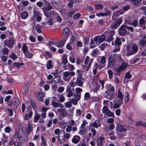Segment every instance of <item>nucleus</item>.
Instances as JSON below:
<instances>
[{
  "instance_id": "1",
  "label": "nucleus",
  "mask_w": 146,
  "mask_h": 146,
  "mask_svg": "<svg viewBox=\"0 0 146 146\" xmlns=\"http://www.w3.org/2000/svg\"><path fill=\"white\" fill-rule=\"evenodd\" d=\"M127 52L126 55L129 56L136 53L138 50L137 46L135 44H130L127 46Z\"/></svg>"
},
{
  "instance_id": "2",
  "label": "nucleus",
  "mask_w": 146,
  "mask_h": 146,
  "mask_svg": "<svg viewBox=\"0 0 146 146\" xmlns=\"http://www.w3.org/2000/svg\"><path fill=\"white\" fill-rule=\"evenodd\" d=\"M117 55V54L113 53L109 57L107 68H111L115 65V61Z\"/></svg>"
},
{
  "instance_id": "3",
  "label": "nucleus",
  "mask_w": 146,
  "mask_h": 146,
  "mask_svg": "<svg viewBox=\"0 0 146 146\" xmlns=\"http://www.w3.org/2000/svg\"><path fill=\"white\" fill-rule=\"evenodd\" d=\"M63 79L65 81H67L70 80L72 76L75 75V73L74 71H68L63 72Z\"/></svg>"
},
{
  "instance_id": "4",
  "label": "nucleus",
  "mask_w": 146,
  "mask_h": 146,
  "mask_svg": "<svg viewBox=\"0 0 146 146\" xmlns=\"http://www.w3.org/2000/svg\"><path fill=\"white\" fill-rule=\"evenodd\" d=\"M4 43L5 46H7L9 48H12L15 44V42L14 38H11L8 40H5Z\"/></svg>"
},
{
  "instance_id": "5",
  "label": "nucleus",
  "mask_w": 146,
  "mask_h": 146,
  "mask_svg": "<svg viewBox=\"0 0 146 146\" xmlns=\"http://www.w3.org/2000/svg\"><path fill=\"white\" fill-rule=\"evenodd\" d=\"M119 33L121 36H124L128 34L126 29V25H123L118 29Z\"/></svg>"
},
{
  "instance_id": "6",
  "label": "nucleus",
  "mask_w": 146,
  "mask_h": 146,
  "mask_svg": "<svg viewBox=\"0 0 146 146\" xmlns=\"http://www.w3.org/2000/svg\"><path fill=\"white\" fill-rule=\"evenodd\" d=\"M122 21L121 17L118 19L116 21L113 23L110 27L111 29H116L119 26Z\"/></svg>"
},
{
  "instance_id": "7",
  "label": "nucleus",
  "mask_w": 146,
  "mask_h": 146,
  "mask_svg": "<svg viewBox=\"0 0 146 146\" xmlns=\"http://www.w3.org/2000/svg\"><path fill=\"white\" fill-rule=\"evenodd\" d=\"M27 109L29 113L26 114L24 118L25 119L28 120L32 117L33 115V112L31 109L30 107H27Z\"/></svg>"
},
{
  "instance_id": "8",
  "label": "nucleus",
  "mask_w": 146,
  "mask_h": 146,
  "mask_svg": "<svg viewBox=\"0 0 146 146\" xmlns=\"http://www.w3.org/2000/svg\"><path fill=\"white\" fill-rule=\"evenodd\" d=\"M58 112L60 113V116L64 117L67 114V112L65 109H58L57 110Z\"/></svg>"
},
{
  "instance_id": "9",
  "label": "nucleus",
  "mask_w": 146,
  "mask_h": 146,
  "mask_svg": "<svg viewBox=\"0 0 146 146\" xmlns=\"http://www.w3.org/2000/svg\"><path fill=\"white\" fill-rule=\"evenodd\" d=\"M98 40H99L98 36H97L95 37L94 38L93 40H92V39H91V42L90 43V48H94L95 46H91V45L93 44H97L98 42Z\"/></svg>"
},
{
  "instance_id": "10",
  "label": "nucleus",
  "mask_w": 146,
  "mask_h": 146,
  "mask_svg": "<svg viewBox=\"0 0 146 146\" xmlns=\"http://www.w3.org/2000/svg\"><path fill=\"white\" fill-rule=\"evenodd\" d=\"M115 33V31L114 30H109L106 31L104 34L106 36H113Z\"/></svg>"
},
{
  "instance_id": "11",
  "label": "nucleus",
  "mask_w": 146,
  "mask_h": 146,
  "mask_svg": "<svg viewBox=\"0 0 146 146\" xmlns=\"http://www.w3.org/2000/svg\"><path fill=\"white\" fill-rule=\"evenodd\" d=\"M145 21L146 20H145L143 18H142L139 21V25L142 28L143 30L145 29Z\"/></svg>"
},
{
  "instance_id": "12",
  "label": "nucleus",
  "mask_w": 146,
  "mask_h": 146,
  "mask_svg": "<svg viewBox=\"0 0 146 146\" xmlns=\"http://www.w3.org/2000/svg\"><path fill=\"white\" fill-rule=\"evenodd\" d=\"M66 40V39H65L59 42H56L54 43V45L58 47H61L64 45Z\"/></svg>"
},
{
  "instance_id": "13",
  "label": "nucleus",
  "mask_w": 146,
  "mask_h": 146,
  "mask_svg": "<svg viewBox=\"0 0 146 146\" xmlns=\"http://www.w3.org/2000/svg\"><path fill=\"white\" fill-rule=\"evenodd\" d=\"M116 130L118 131H125L127 129L120 124H117L116 127Z\"/></svg>"
},
{
  "instance_id": "14",
  "label": "nucleus",
  "mask_w": 146,
  "mask_h": 146,
  "mask_svg": "<svg viewBox=\"0 0 146 146\" xmlns=\"http://www.w3.org/2000/svg\"><path fill=\"white\" fill-rule=\"evenodd\" d=\"M52 106L56 108L59 107L60 108H62L64 107L63 105L61 103L57 102L55 101H53L52 102Z\"/></svg>"
},
{
  "instance_id": "15",
  "label": "nucleus",
  "mask_w": 146,
  "mask_h": 146,
  "mask_svg": "<svg viewBox=\"0 0 146 146\" xmlns=\"http://www.w3.org/2000/svg\"><path fill=\"white\" fill-rule=\"evenodd\" d=\"M80 139V138L79 136L75 135L72 139V141L74 143H77L79 141Z\"/></svg>"
},
{
  "instance_id": "16",
  "label": "nucleus",
  "mask_w": 146,
  "mask_h": 146,
  "mask_svg": "<svg viewBox=\"0 0 146 146\" xmlns=\"http://www.w3.org/2000/svg\"><path fill=\"white\" fill-rule=\"evenodd\" d=\"M76 85L79 86L80 87H82L83 84V82L81 80V79L79 78H77V80H76Z\"/></svg>"
},
{
  "instance_id": "17",
  "label": "nucleus",
  "mask_w": 146,
  "mask_h": 146,
  "mask_svg": "<svg viewBox=\"0 0 146 146\" xmlns=\"http://www.w3.org/2000/svg\"><path fill=\"white\" fill-rule=\"evenodd\" d=\"M126 64L125 63H123L118 68L117 71L118 72H120L121 70H124L126 67Z\"/></svg>"
},
{
  "instance_id": "18",
  "label": "nucleus",
  "mask_w": 146,
  "mask_h": 146,
  "mask_svg": "<svg viewBox=\"0 0 146 146\" xmlns=\"http://www.w3.org/2000/svg\"><path fill=\"white\" fill-rule=\"evenodd\" d=\"M107 12L108 13H98L96 14V15L98 17H101L103 16H107L108 14H110L111 13V12L109 11H107Z\"/></svg>"
},
{
  "instance_id": "19",
  "label": "nucleus",
  "mask_w": 146,
  "mask_h": 146,
  "mask_svg": "<svg viewBox=\"0 0 146 146\" xmlns=\"http://www.w3.org/2000/svg\"><path fill=\"white\" fill-rule=\"evenodd\" d=\"M44 93L41 92H39L37 95V98L38 100L42 101V99L44 95Z\"/></svg>"
},
{
  "instance_id": "20",
  "label": "nucleus",
  "mask_w": 146,
  "mask_h": 146,
  "mask_svg": "<svg viewBox=\"0 0 146 146\" xmlns=\"http://www.w3.org/2000/svg\"><path fill=\"white\" fill-rule=\"evenodd\" d=\"M52 62L51 60H50L48 61L46 64V66L47 69H51L52 67Z\"/></svg>"
},
{
  "instance_id": "21",
  "label": "nucleus",
  "mask_w": 146,
  "mask_h": 146,
  "mask_svg": "<svg viewBox=\"0 0 146 146\" xmlns=\"http://www.w3.org/2000/svg\"><path fill=\"white\" fill-rule=\"evenodd\" d=\"M24 54L26 58H32L33 55V53H31L29 51H28Z\"/></svg>"
},
{
  "instance_id": "22",
  "label": "nucleus",
  "mask_w": 146,
  "mask_h": 146,
  "mask_svg": "<svg viewBox=\"0 0 146 146\" xmlns=\"http://www.w3.org/2000/svg\"><path fill=\"white\" fill-rule=\"evenodd\" d=\"M68 62L67 55L65 54H63L62 63L63 64H65L68 63Z\"/></svg>"
},
{
  "instance_id": "23",
  "label": "nucleus",
  "mask_w": 146,
  "mask_h": 146,
  "mask_svg": "<svg viewBox=\"0 0 146 146\" xmlns=\"http://www.w3.org/2000/svg\"><path fill=\"white\" fill-rule=\"evenodd\" d=\"M106 36L104 34L101 35L100 37L99 36L98 41L100 43L105 40Z\"/></svg>"
},
{
  "instance_id": "24",
  "label": "nucleus",
  "mask_w": 146,
  "mask_h": 146,
  "mask_svg": "<svg viewBox=\"0 0 146 146\" xmlns=\"http://www.w3.org/2000/svg\"><path fill=\"white\" fill-rule=\"evenodd\" d=\"M73 42V41L71 42H69L66 46V48L69 50H71L73 49L72 47Z\"/></svg>"
},
{
  "instance_id": "25",
  "label": "nucleus",
  "mask_w": 146,
  "mask_h": 146,
  "mask_svg": "<svg viewBox=\"0 0 146 146\" xmlns=\"http://www.w3.org/2000/svg\"><path fill=\"white\" fill-rule=\"evenodd\" d=\"M28 16V13L25 11L21 13V17L23 19H26Z\"/></svg>"
},
{
  "instance_id": "26",
  "label": "nucleus",
  "mask_w": 146,
  "mask_h": 146,
  "mask_svg": "<svg viewBox=\"0 0 146 146\" xmlns=\"http://www.w3.org/2000/svg\"><path fill=\"white\" fill-rule=\"evenodd\" d=\"M32 131V125L31 123L29 122L28 124V128L27 132L28 133H30Z\"/></svg>"
},
{
  "instance_id": "27",
  "label": "nucleus",
  "mask_w": 146,
  "mask_h": 146,
  "mask_svg": "<svg viewBox=\"0 0 146 146\" xmlns=\"http://www.w3.org/2000/svg\"><path fill=\"white\" fill-rule=\"evenodd\" d=\"M70 31V29L68 27H65L62 30V33L64 35H66Z\"/></svg>"
},
{
  "instance_id": "28",
  "label": "nucleus",
  "mask_w": 146,
  "mask_h": 146,
  "mask_svg": "<svg viewBox=\"0 0 146 146\" xmlns=\"http://www.w3.org/2000/svg\"><path fill=\"white\" fill-rule=\"evenodd\" d=\"M117 97L120 99L122 100L123 99V95L121 93L120 89H118V90Z\"/></svg>"
},
{
  "instance_id": "29",
  "label": "nucleus",
  "mask_w": 146,
  "mask_h": 146,
  "mask_svg": "<svg viewBox=\"0 0 146 146\" xmlns=\"http://www.w3.org/2000/svg\"><path fill=\"white\" fill-rule=\"evenodd\" d=\"M43 12L44 14L46 17L48 18H49L51 15L52 13L53 12V11H51L49 12H47V11H43Z\"/></svg>"
},
{
  "instance_id": "30",
  "label": "nucleus",
  "mask_w": 146,
  "mask_h": 146,
  "mask_svg": "<svg viewBox=\"0 0 146 146\" xmlns=\"http://www.w3.org/2000/svg\"><path fill=\"white\" fill-rule=\"evenodd\" d=\"M73 96L75 97V99L78 101L80 99L81 94H76L73 95Z\"/></svg>"
},
{
  "instance_id": "31",
  "label": "nucleus",
  "mask_w": 146,
  "mask_h": 146,
  "mask_svg": "<svg viewBox=\"0 0 146 146\" xmlns=\"http://www.w3.org/2000/svg\"><path fill=\"white\" fill-rule=\"evenodd\" d=\"M90 96L89 93L86 92L84 96V100H90Z\"/></svg>"
},
{
  "instance_id": "32",
  "label": "nucleus",
  "mask_w": 146,
  "mask_h": 146,
  "mask_svg": "<svg viewBox=\"0 0 146 146\" xmlns=\"http://www.w3.org/2000/svg\"><path fill=\"white\" fill-rule=\"evenodd\" d=\"M41 27L39 25L37 24L36 27V29L37 32L39 33H41L42 31L41 30Z\"/></svg>"
},
{
  "instance_id": "33",
  "label": "nucleus",
  "mask_w": 146,
  "mask_h": 146,
  "mask_svg": "<svg viewBox=\"0 0 146 146\" xmlns=\"http://www.w3.org/2000/svg\"><path fill=\"white\" fill-rule=\"evenodd\" d=\"M132 4L135 6H137L139 3V1L138 0H130Z\"/></svg>"
},
{
  "instance_id": "34",
  "label": "nucleus",
  "mask_w": 146,
  "mask_h": 146,
  "mask_svg": "<svg viewBox=\"0 0 146 146\" xmlns=\"http://www.w3.org/2000/svg\"><path fill=\"white\" fill-rule=\"evenodd\" d=\"M52 6L50 4H48L47 7H44L43 8V11H49L52 8Z\"/></svg>"
},
{
  "instance_id": "35",
  "label": "nucleus",
  "mask_w": 146,
  "mask_h": 146,
  "mask_svg": "<svg viewBox=\"0 0 146 146\" xmlns=\"http://www.w3.org/2000/svg\"><path fill=\"white\" fill-rule=\"evenodd\" d=\"M104 137H100L97 140V143L98 145H101L102 143V141L104 140Z\"/></svg>"
},
{
  "instance_id": "36",
  "label": "nucleus",
  "mask_w": 146,
  "mask_h": 146,
  "mask_svg": "<svg viewBox=\"0 0 146 146\" xmlns=\"http://www.w3.org/2000/svg\"><path fill=\"white\" fill-rule=\"evenodd\" d=\"M68 69L69 71H72L73 70L75 69V67H74V66L73 65L71 64H68Z\"/></svg>"
},
{
  "instance_id": "37",
  "label": "nucleus",
  "mask_w": 146,
  "mask_h": 146,
  "mask_svg": "<svg viewBox=\"0 0 146 146\" xmlns=\"http://www.w3.org/2000/svg\"><path fill=\"white\" fill-rule=\"evenodd\" d=\"M22 49L24 54L27 52L28 47L25 44H24L22 46Z\"/></svg>"
},
{
  "instance_id": "38",
  "label": "nucleus",
  "mask_w": 146,
  "mask_h": 146,
  "mask_svg": "<svg viewBox=\"0 0 146 146\" xmlns=\"http://www.w3.org/2000/svg\"><path fill=\"white\" fill-rule=\"evenodd\" d=\"M98 68V65L96 63L94 66V68L93 70V72L94 75H96L97 73V70Z\"/></svg>"
},
{
  "instance_id": "39",
  "label": "nucleus",
  "mask_w": 146,
  "mask_h": 146,
  "mask_svg": "<svg viewBox=\"0 0 146 146\" xmlns=\"http://www.w3.org/2000/svg\"><path fill=\"white\" fill-rule=\"evenodd\" d=\"M2 51V53L4 54L7 55L8 54L9 50L7 48H3Z\"/></svg>"
},
{
  "instance_id": "40",
  "label": "nucleus",
  "mask_w": 146,
  "mask_h": 146,
  "mask_svg": "<svg viewBox=\"0 0 146 146\" xmlns=\"http://www.w3.org/2000/svg\"><path fill=\"white\" fill-rule=\"evenodd\" d=\"M69 100L71 102V103H73V104L75 105L77 104V102L78 101L75 99L70 98Z\"/></svg>"
},
{
  "instance_id": "41",
  "label": "nucleus",
  "mask_w": 146,
  "mask_h": 146,
  "mask_svg": "<svg viewBox=\"0 0 146 146\" xmlns=\"http://www.w3.org/2000/svg\"><path fill=\"white\" fill-rule=\"evenodd\" d=\"M8 139V137L4 134L3 135V137L2 139V141L4 143H5L7 142Z\"/></svg>"
},
{
  "instance_id": "42",
  "label": "nucleus",
  "mask_w": 146,
  "mask_h": 146,
  "mask_svg": "<svg viewBox=\"0 0 146 146\" xmlns=\"http://www.w3.org/2000/svg\"><path fill=\"white\" fill-rule=\"evenodd\" d=\"M18 139L21 143H23L25 141V137L19 136Z\"/></svg>"
},
{
  "instance_id": "43",
  "label": "nucleus",
  "mask_w": 146,
  "mask_h": 146,
  "mask_svg": "<svg viewBox=\"0 0 146 146\" xmlns=\"http://www.w3.org/2000/svg\"><path fill=\"white\" fill-rule=\"evenodd\" d=\"M58 137L59 139V142L61 143H64L65 141V137L63 136L62 137L61 139H60V136H58Z\"/></svg>"
},
{
  "instance_id": "44",
  "label": "nucleus",
  "mask_w": 146,
  "mask_h": 146,
  "mask_svg": "<svg viewBox=\"0 0 146 146\" xmlns=\"http://www.w3.org/2000/svg\"><path fill=\"white\" fill-rule=\"evenodd\" d=\"M108 72L109 75V78L111 79L112 78L113 76V72L112 71L110 70H108Z\"/></svg>"
},
{
  "instance_id": "45",
  "label": "nucleus",
  "mask_w": 146,
  "mask_h": 146,
  "mask_svg": "<svg viewBox=\"0 0 146 146\" xmlns=\"http://www.w3.org/2000/svg\"><path fill=\"white\" fill-rule=\"evenodd\" d=\"M97 122L98 123V121H96L92 124V126L93 127L97 128L100 126V124L98 125Z\"/></svg>"
},
{
  "instance_id": "46",
  "label": "nucleus",
  "mask_w": 146,
  "mask_h": 146,
  "mask_svg": "<svg viewBox=\"0 0 146 146\" xmlns=\"http://www.w3.org/2000/svg\"><path fill=\"white\" fill-rule=\"evenodd\" d=\"M125 77L127 79H129L132 77V75L129 72H128L126 73Z\"/></svg>"
},
{
  "instance_id": "47",
  "label": "nucleus",
  "mask_w": 146,
  "mask_h": 146,
  "mask_svg": "<svg viewBox=\"0 0 146 146\" xmlns=\"http://www.w3.org/2000/svg\"><path fill=\"white\" fill-rule=\"evenodd\" d=\"M95 8L98 10L102 9L103 7V6L101 4H98L95 6Z\"/></svg>"
},
{
  "instance_id": "48",
  "label": "nucleus",
  "mask_w": 146,
  "mask_h": 146,
  "mask_svg": "<svg viewBox=\"0 0 146 146\" xmlns=\"http://www.w3.org/2000/svg\"><path fill=\"white\" fill-rule=\"evenodd\" d=\"M115 44L117 46H119L121 45V42L119 38H117L115 41Z\"/></svg>"
},
{
  "instance_id": "49",
  "label": "nucleus",
  "mask_w": 146,
  "mask_h": 146,
  "mask_svg": "<svg viewBox=\"0 0 146 146\" xmlns=\"http://www.w3.org/2000/svg\"><path fill=\"white\" fill-rule=\"evenodd\" d=\"M28 90V88L27 86L24 87L22 91V93L23 94H26Z\"/></svg>"
},
{
  "instance_id": "50",
  "label": "nucleus",
  "mask_w": 146,
  "mask_h": 146,
  "mask_svg": "<svg viewBox=\"0 0 146 146\" xmlns=\"http://www.w3.org/2000/svg\"><path fill=\"white\" fill-rule=\"evenodd\" d=\"M107 44L106 43H103L101 44L100 47L102 50L105 48L107 46Z\"/></svg>"
},
{
  "instance_id": "51",
  "label": "nucleus",
  "mask_w": 146,
  "mask_h": 146,
  "mask_svg": "<svg viewBox=\"0 0 146 146\" xmlns=\"http://www.w3.org/2000/svg\"><path fill=\"white\" fill-rule=\"evenodd\" d=\"M108 108L106 106H104L102 109V111L104 113H106L108 111Z\"/></svg>"
},
{
  "instance_id": "52",
  "label": "nucleus",
  "mask_w": 146,
  "mask_h": 146,
  "mask_svg": "<svg viewBox=\"0 0 146 146\" xmlns=\"http://www.w3.org/2000/svg\"><path fill=\"white\" fill-rule=\"evenodd\" d=\"M69 59L70 61L72 63H74L75 62V59L73 56H70L69 57Z\"/></svg>"
},
{
  "instance_id": "53",
  "label": "nucleus",
  "mask_w": 146,
  "mask_h": 146,
  "mask_svg": "<svg viewBox=\"0 0 146 146\" xmlns=\"http://www.w3.org/2000/svg\"><path fill=\"white\" fill-rule=\"evenodd\" d=\"M114 88L113 87H112L109 89L106 92L107 94H109L111 92H113L114 91Z\"/></svg>"
},
{
  "instance_id": "54",
  "label": "nucleus",
  "mask_w": 146,
  "mask_h": 146,
  "mask_svg": "<svg viewBox=\"0 0 146 146\" xmlns=\"http://www.w3.org/2000/svg\"><path fill=\"white\" fill-rule=\"evenodd\" d=\"M82 122L83 123L81 125V127L82 128H83L88 123L85 120H83Z\"/></svg>"
},
{
  "instance_id": "55",
  "label": "nucleus",
  "mask_w": 146,
  "mask_h": 146,
  "mask_svg": "<svg viewBox=\"0 0 146 146\" xmlns=\"http://www.w3.org/2000/svg\"><path fill=\"white\" fill-rule=\"evenodd\" d=\"M60 78L58 76H55L53 80L55 82L57 83L60 82Z\"/></svg>"
},
{
  "instance_id": "56",
  "label": "nucleus",
  "mask_w": 146,
  "mask_h": 146,
  "mask_svg": "<svg viewBox=\"0 0 146 146\" xmlns=\"http://www.w3.org/2000/svg\"><path fill=\"white\" fill-rule=\"evenodd\" d=\"M10 58H12L13 60H15L17 58V56L15 54L13 53L10 56Z\"/></svg>"
},
{
  "instance_id": "57",
  "label": "nucleus",
  "mask_w": 146,
  "mask_h": 146,
  "mask_svg": "<svg viewBox=\"0 0 146 146\" xmlns=\"http://www.w3.org/2000/svg\"><path fill=\"white\" fill-rule=\"evenodd\" d=\"M101 63L103 64H105L106 62V57L104 56H103L101 57Z\"/></svg>"
},
{
  "instance_id": "58",
  "label": "nucleus",
  "mask_w": 146,
  "mask_h": 146,
  "mask_svg": "<svg viewBox=\"0 0 146 146\" xmlns=\"http://www.w3.org/2000/svg\"><path fill=\"white\" fill-rule=\"evenodd\" d=\"M5 131L6 133H9L11 131V129L8 126L5 128Z\"/></svg>"
},
{
  "instance_id": "59",
  "label": "nucleus",
  "mask_w": 146,
  "mask_h": 146,
  "mask_svg": "<svg viewBox=\"0 0 146 146\" xmlns=\"http://www.w3.org/2000/svg\"><path fill=\"white\" fill-rule=\"evenodd\" d=\"M139 43L142 46H144L146 45V42H145V41L144 40L143 38L139 41Z\"/></svg>"
},
{
  "instance_id": "60",
  "label": "nucleus",
  "mask_w": 146,
  "mask_h": 146,
  "mask_svg": "<svg viewBox=\"0 0 146 146\" xmlns=\"http://www.w3.org/2000/svg\"><path fill=\"white\" fill-rule=\"evenodd\" d=\"M76 92L77 94H81L80 93L83 91L82 90L79 88H77L76 89Z\"/></svg>"
},
{
  "instance_id": "61",
  "label": "nucleus",
  "mask_w": 146,
  "mask_h": 146,
  "mask_svg": "<svg viewBox=\"0 0 146 146\" xmlns=\"http://www.w3.org/2000/svg\"><path fill=\"white\" fill-rule=\"evenodd\" d=\"M65 106L68 108H70L72 106L71 102H68L65 103Z\"/></svg>"
},
{
  "instance_id": "62",
  "label": "nucleus",
  "mask_w": 146,
  "mask_h": 146,
  "mask_svg": "<svg viewBox=\"0 0 146 146\" xmlns=\"http://www.w3.org/2000/svg\"><path fill=\"white\" fill-rule=\"evenodd\" d=\"M40 118V115L39 114L36 115L34 118V122H36Z\"/></svg>"
},
{
  "instance_id": "63",
  "label": "nucleus",
  "mask_w": 146,
  "mask_h": 146,
  "mask_svg": "<svg viewBox=\"0 0 146 146\" xmlns=\"http://www.w3.org/2000/svg\"><path fill=\"white\" fill-rule=\"evenodd\" d=\"M47 24L49 25H52L53 24V21L52 19H49L47 21Z\"/></svg>"
},
{
  "instance_id": "64",
  "label": "nucleus",
  "mask_w": 146,
  "mask_h": 146,
  "mask_svg": "<svg viewBox=\"0 0 146 146\" xmlns=\"http://www.w3.org/2000/svg\"><path fill=\"white\" fill-rule=\"evenodd\" d=\"M114 126L113 123L109 124V128L110 130H112L114 129Z\"/></svg>"
}]
</instances>
